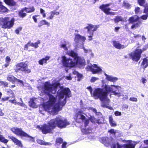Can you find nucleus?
Instances as JSON below:
<instances>
[{
    "mask_svg": "<svg viewBox=\"0 0 148 148\" xmlns=\"http://www.w3.org/2000/svg\"><path fill=\"white\" fill-rule=\"evenodd\" d=\"M145 14L143 15L142 16L139 17V19L140 18L143 20H146L147 19L148 17V14Z\"/></svg>",
    "mask_w": 148,
    "mask_h": 148,
    "instance_id": "obj_41",
    "label": "nucleus"
},
{
    "mask_svg": "<svg viewBox=\"0 0 148 148\" xmlns=\"http://www.w3.org/2000/svg\"><path fill=\"white\" fill-rule=\"evenodd\" d=\"M37 142L39 144L42 145H51L50 143L44 142L43 140L40 139L37 140Z\"/></svg>",
    "mask_w": 148,
    "mask_h": 148,
    "instance_id": "obj_26",
    "label": "nucleus"
},
{
    "mask_svg": "<svg viewBox=\"0 0 148 148\" xmlns=\"http://www.w3.org/2000/svg\"><path fill=\"white\" fill-rule=\"evenodd\" d=\"M139 20V17L138 16L136 15L130 17L128 21L130 23H132L138 21Z\"/></svg>",
    "mask_w": 148,
    "mask_h": 148,
    "instance_id": "obj_22",
    "label": "nucleus"
},
{
    "mask_svg": "<svg viewBox=\"0 0 148 148\" xmlns=\"http://www.w3.org/2000/svg\"><path fill=\"white\" fill-rule=\"evenodd\" d=\"M16 81L17 82H18L21 84L23 86H24L23 82L22 81L16 78Z\"/></svg>",
    "mask_w": 148,
    "mask_h": 148,
    "instance_id": "obj_57",
    "label": "nucleus"
},
{
    "mask_svg": "<svg viewBox=\"0 0 148 148\" xmlns=\"http://www.w3.org/2000/svg\"><path fill=\"white\" fill-rule=\"evenodd\" d=\"M10 138L18 146L21 148L23 147V144L21 141L13 136H10Z\"/></svg>",
    "mask_w": 148,
    "mask_h": 148,
    "instance_id": "obj_17",
    "label": "nucleus"
},
{
    "mask_svg": "<svg viewBox=\"0 0 148 148\" xmlns=\"http://www.w3.org/2000/svg\"><path fill=\"white\" fill-rule=\"evenodd\" d=\"M86 109L90 110H91L93 112L95 113H96L97 110L95 108H90V107H87V108H85V110H86Z\"/></svg>",
    "mask_w": 148,
    "mask_h": 148,
    "instance_id": "obj_48",
    "label": "nucleus"
},
{
    "mask_svg": "<svg viewBox=\"0 0 148 148\" xmlns=\"http://www.w3.org/2000/svg\"><path fill=\"white\" fill-rule=\"evenodd\" d=\"M60 85L59 83H57L51 85L49 82H46L44 84V87H38L39 90L42 93H44L49 97V101L44 104V109L47 111L50 114L54 115L57 114L58 112L60 110L62 107L66 103V99L71 96V91L68 88L61 89L58 90V95L56 98H58L57 102L56 97L50 93L55 94L57 89Z\"/></svg>",
    "mask_w": 148,
    "mask_h": 148,
    "instance_id": "obj_1",
    "label": "nucleus"
},
{
    "mask_svg": "<svg viewBox=\"0 0 148 148\" xmlns=\"http://www.w3.org/2000/svg\"><path fill=\"white\" fill-rule=\"evenodd\" d=\"M111 4V3L102 5L99 7L106 14H110L109 11L111 10V8H108Z\"/></svg>",
    "mask_w": 148,
    "mask_h": 148,
    "instance_id": "obj_14",
    "label": "nucleus"
},
{
    "mask_svg": "<svg viewBox=\"0 0 148 148\" xmlns=\"http://www.w3.org/2000/svg\"><path fill=\"white\" fill-rule=\"evenodd\" d=\"M123 5L127 8H129L130 7V5L128 3L124 2L123 3Z\"/></svg>",
    "mask_w": 148,
    "mask_h": 148,
    "instance_id": "obj_54",
    "label": "nucleus"
},
{
    "mask_svg": "<svg viewBox=\"0 0 148 148\" xmlns=\"http://www.w3.org/2000/svg\"><path fill=\"white\" fill-rule=\"evenodd\" d=\"M83 114V112L80 110L78 111L76 114V118L75 119L77 122L81 123L85 121V117Z\"/></svg>",
    "mask_w": 148,
    "mask_h": 148,
    "instance_id": "obj_13",
    "label": "nucleus"
},
{
    "mask_svg": "<svg viewBox=\"0 0 148 148\" xmlns=\"http://www.w3.org/2000/svg\"><path fill=\"white\" fill-rule=\"evenodd\" d=\"M114 114L116 116H121L122 115L121 113L118 111H116L114 112Z\"/></svg>",
    "mask_w": 148,
    "mask_h": 148,
    "instance_id": "obj_52",
    "label": "nucleus"
},
{
    "mask_svg": "<svg viewBox=\"0 0 148 148\" xmlns=\"http://www.w3.org/2000/svg\"><path fill=\"white\" fill-rule=\"evenodd\" d=\"M82 49L84 50V51L86 53H89L91 52V50L90 49H88L84 47L83 45Z\"/></svg>",
    "mask_w": 148,
    "mask_h": 148,
    "instance_id": "obj_38",
    "label": "nucleus"
},
{
    "mask_svg": "<svg viewBox=\"0 0 148 148\" xmlns=\"http://www.w3.org/2000/svg\"><path fill=\"white\" fill-rule=\"evenodd\" d=\"M143 12L145 14H148V4H146L145 6Z\"/></svg>",
    "mask_w": 148,
    "mask_h": 148,
    "instance_id": "obj_47",
    "label": "nucleus"
},
{
    "mask_svg": "<svg viewBox=\"0 0 148 148\" xmlns=\"http://www.w3.org/2000/svg\"><path fill=\"white\" fill-rule=\"evenodd\" d=\"M37 16H38L37 15H35L34 16H33L32 17L35 23H36L37 22V19L36 18V17H37Z\"/></svg>",
    "mask_w": 148,
    "mask_h": 148,
    "instance_id": "obj_62",
    "label": "nucleus"
},
{
    "mask_svg": "<svg viewBox=\"0 0 148 148\" xmlns=\"http://www.w3.org/2000/svg\"><path fill=\"white\" fill-rule=\"evenodd\" d=\"M16 78L12 75H10L7 78V79L8 80L12 82H14L16 81Z\"/></svg>",
    "mask_w": 148,
    "mask_h": 148,
    "instance_id": "obj_35",
    "label": "nucleus"
},
{
    "mask_svg": "<svg viewBox=\"0 0 148 148\" xmlns=\"http://www.w3.org/2000/svg\"><path fill=\"white\" fill-rule=\"evenodd\" d=\"M82 132L85 134H88L92 132V129L90 127L86 128L82 130Z\"/></svg>",
    "mask_w": 148,
    "mask_h": 148,
    "instance_id": "obj_25",
    "label": "nucleus"
},
{
    "mask_svg": "<svg viewBox=\"0 0 148 148\" xmlns=\"http://www.w3.org/2000/svg\"><path fill=\"white\" fill-rule=\"evenodd\" d=\"M0 141L4 143H6L8 141L7 139H5L1 135H0Z\"/></svg>",
    "mask_w": 148,
    "mask_h": 148,
    "instance_id": "obj_39",
    "label": "nucleus"
},
{
    "mask_svg": "<svg viewBox=\"0 0 148 148\" xmlns=\"http://www.w3.org/2000/svg\"><path fill=\"white\" fill-rule=\"evenodd\" d=\"M148 48V44H147L145 45L144 47L143 48V51L146 50L147 48Z\"/></svg>",
    "mask_w": 148,
    "mask_h": 148,
    "instance_id": "obj_63",
    "label": "nucleus"
},
{
    "mask_svg": "<svg viewBox=\"0 0 148 148\" xmlns=\"http://www.w3.org/2000/svg\"><path fill=\"white\" fill-rule=\"evenodd\" d=\"M67 54L71 58H67L65 56L62 57V62L65 66L71 68L77 64L81 68H83L85 65V60L83 58L78 57L77 53L71 50L67 52Z\"/></svg>",
    "mask_w": 148,
    "mask_h": 148,
    "instance_id": "obj_4",
    "label": "nucleus"
},
{
    "mask_svg": "<svg viewBox=\"0 0 148 148\" xmlns=\"http://www.w3.org/2000/svg\"><path fill=\"white\" fill-rule=\"evenodd\" d=\"M22 29V27H19L17 28L15 31L16 33L17 34H18L19 32L21 31Z\"/></svg>",
    "mask_w": 148,
    "mask_h": 148,
    "instance_id": "obj_49",
    "label": "nucleus"
},
{
    "mask_svg": "<svg viewBox=\"0 0 148 148\" xmlns=\"http://www.w3.org/2000/svg\"><path fill=\"white\" fill-rule=\"evenodd\" d=\"M100 141L106 146L108 147L110 145V141L108 137H103L100 138Z\"/></svg>",
    "mask_w": 148,
    "mask_h": 148,
    "instance_id": "obj_18",
    "label": "nucleus"
},
{
    "mask_svg": "<svg viewBox=\"0 0 148 148\" xmlns=\"http://www.w3.org/2000/svg\"><path fill=\"white\" fill-rule=\"evenodd\" d=\"M36 99H30L29 102V105L31 107L33 108H36L37 106L35 103Z\"/></svg>",
    "mask_w": 148,
    "mask_h": 148,
    "instance_id": "obj_23",
    "label": "nucleus"
},
{
    "mask_svg": "<svg viewBox=\"0 0 148 148\" xmlns=\"http://www.w3.org/2000/svg\"><path fill=\"white\" fill-rule=\"evenodd\" d=\"M113 44L114 47L118 49H124L126 47V46L121 45L118 42L116 41H113Z\"/></svg>",
    "mask_w": 148,
    "mask_h": 148,
    "instance_id": "obj_19",
    "label": "nucleus"
},
{
    "mask_svg": "<svg viewBox=\"0 0 148 148\" xmlns=\"http://www.w3.org/2000/svg\"><path fill=\"white\" fill-rule=\"evenodd\" d=\"M86 69L87 71H90L93 74L100 73L102 71L101 69L98 67L96 64L92 65L89 63H88V66L86 67Z\"/></svg>",
    "mask_w": 148,
    "mask_h": 148,
    "instance_id": "obj_8",
    "label": "nucleus"
},
{
    "mask_svg": "<svg viewBox=\"0 0 148 148\" xmlns=\"http://www.w3.org/2000/svg\"><path fill=\"white\" fill-rule=\"evenodd\" d=\"M10 97H5L4 98H2L1 100L4 101H6L9 99Z\"/></svg>",
    "mask_w": 148,
    "mask_h": 148,
    "instance_id": "obj_61",
    "label": "nucleus"
},
{
    "mask_svg": "<svg viewBox=\"0 0 148 148\" xmlns=\"http://www.w3.org/2000/svg\"><path fill=\"white\" fill-rule=\"evenodd\" d=\"M40 13L42 15L43 17H45L46 16V14L45 11L43 9H40Z\"/></svg>",
    "mask_w": 148,
    "mask_h": 148,
    "instance_id": "obj_45",
    "label": "nucleus"
},
{
    "mask_svg": "<svg viewBox=\"0 0 148 148\" xmlns=\"http://www.w3.org/2000/svg\"><path fill=\"white\" fill-rule=\"evenodd\" d=\"M65 79L68 80H71L72 79V77H71V74H70L68 76H66L65 77Z\"/></svg>",
    "mask_w": 148,
    "mask_h": 148,
    "instance_id": "obj_58",
    "label": "nucleus"
},
{
    "mask_svg": "<svg viewBox=\"0 0 148 148\" xmlns=\"http://www.w3.org/2000/svg\"><path fill=\"white\" fill-rule=\"evenodd\" d=\"M50 57L49 56H47L45 58H42L38 61L39 64L41 65H43L44 64H47V61L49 60Z\"/></svg>",
    "mask_w": 148,
    "mask_h": 148,
    "instance_id": "obj_21",
    "label": "nucleus"
},
{
    "mask_svg": "<svg viewBox=\"0 0 148 148\" xmlns=\"http://www.w3.org/2000/svg\"><path fill=\"white\" fill-rule=\"evenodd\" d=\"M9 102H11L12 103L14 104L15 105H16L17 101L15 99L13 100H9Z\"/></svg>",
    "mask_w": 148,
    "mask_h": 148,
    "instance_id": "obj_51",
    "label": "nucleus"
},
{
    "mask_svg": "<svg viewBox=\"0 0 148 148\" xmlns=\"http://www.w3.org/2000/svg\"><path fill=\"white\" fill-rule=\"evenodd\" d=\"M144 143L142 142L139 148H148V140H144Z\"/></svg>",
    "mask_w": 148,
    "mask_h": 148,
    "instance_id": "obj_24",
    "label": "nucleus"
},
{
    "mask_svg": "<svg viewBox=\"0 0 148 148\" xmlns=\"http://www.w3.org/2000/svg\"><path fill=\"white\" fill-rule=\"evenodd\" d=\"M101 83L102 88H96L93 91L91 87L90 86L87 87V89L89 91L91 95L95 99H100L102 102V106L108 108L107 105H108L110 102V100L108 98V93L110 92L113 93V95L120 97L121 96L120 93L117 92L116 91L121 87L119 86L107 85L105 84V82L104 80L102 81Z\"/></svg>",
    "mask_w": 148,
    "mask_h": 148,
    "instance_id": "obj_2",
    "label": "nucleus"
},
{
    "mask_svg": "<svg viewBox=\"0 0 148 148\" xmlns=\"http://www.w3.org/2000/svg\"><path fill=\"white\" fill-rule=\"evenodd\" d=\"M99 79V78L98 77H91L90 81L91 82L94 83L96 82Z\"/></svg>",
    "mask_w": 148,
    "mask_h": 148,
    "instance_id": "obj_42",
    "label": "nucleus"
},
{
    "mask_svg": "<svg viewBox=\"0 0 148 148\" xmlns=\"http://www.w3.org/2000/svg\"><path fill=\"white\" fill-rule=\"evenodd\" d=\"M69 124V123L66 119H62L60 116H58L55 119L51 120L47 124H44L40 129L44 134L51 133L56 126L62 128L65 127Z\"/></svg>",
    "mask_w": 148,
    "mask_h": 148,
    "instance_id": "obj_3",
    "label": "nucleus"
},
{
    "mask_svg": "<svg viewBox=\"0 0 148 148\" xmlns=\"http://www.w3.org/2000/svg\"><path fill=\"white\" fill-rule=\"evenodd\" d=\"M1 25L2 27L3 28L10 29L13 25L14 20L13 18L11 20H9V18L8 17L1 18L0 19Z\"/></svg>",
    "mask_w": 148,
    "mask_h": 148,
    "instance_id": "obj_5",
    "label": "nucleus"
},
{
    "mask_svg": "<svg viewBox=\"0 0 148 148\" xmlns=\"http://www.w3.org/2000/svg\"><path fill=\"white\" fill-rule=\"evenodd\" d=\"M104 75L106 76V79L109 81L115 83L118 79L117 77L108 75L106 73H105Z\"/></svg>",
    "mask_w": 148,
    "mask_h": 148,
    "instance_id": "obj_16",
    "label": "nucleus"
},
{
    "mask_svg": "<svg viewBox=\"0 0 148 148\" xmlns=\"http://www.w3.org/2000/svg\"><path fill=\"white\" fill-rule=\"evenodd\" d=\"M25 12L27 13H30L33 12L35 10V8L33 7H31L29 8H25Z\"/></svg>",
    "mask_w": 148,
    "mask_h": 148,
    "instance_id": "obj_31",
    "label": "nucleus"
},
{
    "mask_svg": "<svg viewBox=\"0 0 148 148\" xmlns=\"http://www.w3.org/2000/svg\"><path fill=\"white\" fill-rule=\"evenodd\" d=\"M40 26H41L43 25H46L48 26H49L50 25V23L48 22H47L46 20H42L40 22Z\"/></svg>",
    "mask_w": 148,
    "mask_h": 148,
    "instance_id": "obj_37",
    "label": "nucleus"
},
{
    "mask_svg": "<svg viewBox=\"0 0 148 148\" xmlns=\"http://www.w3.org/2000/svg\"><path fill=\"white\" fill-rule=\"evenodd\" d=\"M29 42V46H32L34 47L35 48H37L38 47V45L40 43V40L38 41L37 42H35L34 43Z\"/></svg>",
    "mask_w": 148,
    "mask_h": 148,
    "instance_id": "obj_32",
    "label": "nucleus"
},
{
    "mask_svg": "<svg viewBox=\"0 0 148 148\" xmlns=\"http://www.w3.org/2000/svg\"><path fill=\"white\" fill-rule=\"evenodd\" d=\"M10 58L9 56H7L6 59V61L7 63H9L10 62Z\"/></svg>",
    "mask_w": 148,
    "mask_h": 148,
    "instance_id": "obj_60",
    "label": "nucleus"
},
{
    "mask_svg": "<svg viewBox=\"0 0 148 148\" xmlns=\"http://www.w3.org/2000/svg\"><path fill=\"white\" fill-rule=\"evenodd\" d=\"M145 0H138V3L141 6H143L145 3Z\"/></svg>",
    "mask_w": 148,
    "mask_h": 148,
    "instance_id": "obj_43",
    "label": "nucleus"
},
{
    "mask_svg": "<svg viewBox=\"0 0 148 148\" xmlns=\"http://www.w3.org/2000/svg\"><path fill=\"white\" fill-rule=\"evenodd\" d=\"M135 13L136 14H140L141 12L140 8L138 7L135 8Z\"/></svg>",
    "mask_w": 148,
    "mask_h": 148,
    "instance_id": "obj_44",
    "label": "nucleus"
},
{
    "mask_svg": "<svg viewBox=\"0 0 148 148\" xmlns=\"http://www.w3.org/2000/svg\"><path fill=\"white\" fill-rule=\"evenodd\" d=\"M129 100L133 102H137L138 101L137 99V98L134 97H130Z\"/></svg>",
    "mask_w": 148,
    "mask_h": 148,
    "instance_id": "obj_50",
    "label": "nucleus"
},
{
    "mask_svg": "<svg viewBox=\"0 0 148 148\" xmlns=\"http://www.w3.org/2000/svg\"><path fill=\"white\" fill-rule=\"evenodd\" d=\"M60 13L59 12L56 11L55 10L51 11L50 13V15L47 18L48 20H51L53 18L55 15H58Z\"/></svg>",
    "mask_w": 148,
    "mask_h": 148,
    "instance_id": "obj_20",
    "label": "nucleus"
},
{
    "mask_svg": "<svg viewBox=\"0 0 148 148\" xmlns=\"http://www.w3.org/2000/svg\"><path fill=\"white\" fill-rule=\"evenodd\" d=\"M99 27V25H93L92 24H88L84 29H87L88 33L93 35V32L97 30Z\"/></svg>",
    "mask_w": 148,
    "mask_h": 148,
    "instance_id": "obj_10",
    "label": "nucleus"
},
{
    "mask_svg": "<svg viewBox=\"0 0 148 148\" xmlns=\"http://www.w3.org/2000/svg\"><path fill=\"white\" fill-rule=\"evenodd\" d=\"M142 52V50L136 49L135 51L129 53V55L132 60L137 62L139 60Z\"/></svg>",
    "mask_w": 148,
    "mask_h": 148,
    "instance_id": "obj_7",
    "label": "nucleus"
},
{
    "mask_svg": "<svg viewBox=\"0 0 148 148\" xmlns=\"http://www.w3.org/2000/svg\"><path fill=\"white\" fill-rule=\"evenodd\" d=\"M86 38L85 36H82L79 34H76L75 35V37L74 39L75 42L77 44L76 46L80 42L82 43V45H83L84 42L86 40Z\"/></svg>",
    "mask_w": 148,
    "mask_h": 148,
    "instance_id": "obj_11",
    "label": "nucleus"
},
{
    "mask_svg": "<svg viewBox=\"0 0 148 148\" xmlns=\"http://www.w3.org/2000/svg\"><path fill=\"white\" fill-rule=\"evenodd\" d=\"M141 24V21H139L138 23L134 24L133 25L131 26V28L132 29H133L134 28L136 29L137 28L140 27Z\"/></svg>",
    "mask_w": 148,
    "mask_h": 148,
    "instance_id": "obj_30",
    "label": "nucleus"
},
{
    "mask_svg": "<svg viewBox=\"0 0 148 148\" xmlns=\"http://www.w3.org/2000/svg\"><path fill=\"white\" fill-rule=\"evenodd\" d=\"M2 3L0 2V11L2 12H5L7 11V9L3 6L2 4Z\"/></svg>",
    "mask_w": 148,
    "mask_h": 148,
    "instance_id": "obj_34",
    "label": "nucleus"
},
{
    "mask_svg": "<svg viewBox=\"0 0 148 148\" xmlns=\"http://www.w3.org/2000/svg\"><path fill=\"white\" fill-rule=\"evenodd\" d=\"M5 3L9 5L14 6L16 5V3L13 0H4Z\"/></svg>",
    "mask_w": 148,
    "mask_h": 148,
    "instance_id": "obj_28",
    "label": "nucleus"
},
{
    "mask_svg": "<svg viewBox=\"0 0 148 148\" xmlns=\"http://www.w3.org/2000/svg\"><path fill=\"white\" fill-rule=\"evenodd\" d=\"M141 66L144 68H145L148 66V59L146 58L143 59V62L141 63Z\"/></svg>",
    "mask_w": 148,
    "mask_h": 148,
    "instance_id": "obj_27",
    "label": "nucleus"
},
{
    "mask_svg": "<svg viewBox=\"0 0 148 148\" xmlns=\"http://www.w3.org/2000/svg\"><path fill=\"white\" fill-rule=\"evenodd\" d=\"M66 143H63L62 145V148H66Z\"/></svg>",
    "mask_w": 148,
    "mask_h": 148,
    "instance_id": "obj_64",
    "label": "nucleus"
},
{
    "mask_svg": "<svg viewBox=\"0 0 148 148\" xmlns=\"http://www.w3.org/2000/svg\"><path fill=\"white\" fill-rule=\"evenodd\" d=\"M82 122H84V124L86 126L87 125L89 122V120L88 119H85V120L84 121H83Z\"/></svg>",
    "mask_w": 148,
    "mask_h": 148,
    "instance_id": "obj_56",
    "label": "nucleus"
},
{
    "mask_svg": "<svg viewBox=\"0 0 148 148\" xmlns=\"http://www.w3.org/2000/svg\"><path fill=\"white\" fill-rule=\"evenodd\" d=\"M24 137L28 138L29 139V140L30 141H31L32 142H34V138L33 137H32L30 136H29L26 133V135H25V136H24Z\"/></svg>",
    "mask_w": 148,
    "mask_h": 148,
    "instance_id": "obj_40",
    "label": "nucleus"
},
{
    "mask_svg": "<svg viewBox=\"0 0 148 148\" xmlns=\"http://www.w3.org/2000/svg\"><path fill=\"white\" fill-rule=\"evenodd\" d=\"M60 46L61 48L65 50H66L70 47V44L68 41L64 40L62 41Z\"/></svg>",
    "mask_w": 148,
    "mask_h": 148,
    "instance_id": "obj_15",
    "label": "nucleus"
},
{
    "mask_svg": "<svg viewBox=\"0 0 148 148\" xmlns=\"http://www.w3.org/2000/svg\"><path fill=\"white\" fill-rule=\"evenodd\" d=\"M141 82L144 84H145V83L147 82V79L144 78V77H142L141 80Z\"/></svg>",
    "mask_w": 148,
    "mask_h": 148,
    "instance_id": "obj_53",
    "label": "nucleus"
},
{
    "mask_svg": "<svg viewBox=\"0 0 148 148\" xmlns=\"http://www.w3.org/2000/svg\"><path fill=\"white\" fill-rule=\"evenodd\" d=\"M139 143V142H133L132 143L124 146L120 145L118 143L114 144L111 146V148H134L135 146Z\"/></svg>",
    "mask_w": 148,
    "mask_h": 148,
    "instance_id": "obj_9",
    "label": "nucleus"
},
{
    "mask_svg": "<svg viewBox=\"0 0 148 148\" xmlns=\"http://www.w3.org/2000/svg\"><path fill=\"white\" fill-rule=\"evenodd\" d=\"M25 12V9H23L19 12V15L20 16L22 17H24L26 15V13Z\"/></svg>",
    "mask_w": 148,
    "mask_h": 148,
    "instance_id": "obj_33",
    "label": "nucleus"
},
{
    "mask_svg": "<svg viewBox=\"0 0 148 148\" xmlns=\"http://www.w3.org/2000/svg\"><path fill=\"white\" fill-rule=\"evenodd\" d=\"M63 142L62 139L60 138L56 139V144L59 143L61 144Z\"/></svg>",
    "mask_w": 148,
    "mask_h": 148,
    "instance_id": "obj_46",
    "label": "nucleus"
},
{
    "mask_svg": "<svg viewBox=\"0 0 148 148\" xmlns=\"http://www.w3.org/2000/svg\"><path fill=\"white\" fill-rule=\"evenodd\" d=\"M15 70L16 72L20 71L27 73H29L31 72V70L28 69L27 64L24 62H21L17 64Z\"/></svg>",
    "mask_w": 148,
    "mask_h": 148,
    "instance_id": "obj_6",
    "label": "nucleus"
},
{
    "mask_svg": "<svg viewBox=\"0 0 148 148\" xmlns=\"http://www.w3.org/2000/svg\"><path fill=\"white\" fill-rule=\"evenodd\" d=\"M123 19L121 16H116L114 19V21L115 23L118 22L119 21H123Z\"/></svg>",
    "mask_w": 148,
    "mask_h": 148,
    "instance_id": "obj_36",
    "label": "nucleus"
},
{
    "mask_svg": "<svg viewBox=\"0 0 148 148\" xmlns=\"http://www.w3.org/2000/svg\"><path fill=\"white\" fill-rule=\"evenodd\" d=\"M108 132L111 133L112 134H114V135H115L116 133V131L113 129H111L110 130H109Z\"/></svg>",
    "mask_w": 148,
    "mask_h": 148,
    "instance_id": "obj_55",
    "label": "nucleus"
},
{
    "mask_svg": "<svg viewBox=\"0 0 148 148\" xmlns=\"http://www.w3.org/2000/svg\"><path fill=\"white\" fill-rule=\"evenodd\" d=\"M77 77L78 78V80H80V79L82 78V74H81L79 73L77 74Z\"/></svg>",
    "mask_w": 148,
    "mask_h": 148,
    "instance_id": "obj_59",
    "label": "nucleus"
},
{
    "mask_svg": "<svg viewBox=\"0 0 148 148\" xmlns=\"http://www.w3.org/2000/svg\"><path fill=\"white\" fill-rule=\"evenodd\" d=\"M11 130L14 133L18 136L24 137L25 135H26V133L23 131L21 128L14 127L12 128Z\"/></svg>",
    "mask_w": 148,
    "mask_h": 148,
    "instance_id": "obj_12",
    "label": "nucleus"
},
{
    "mask_svg": "<svg viewBox=\"0 0 148 148\" xmlns=\"http://www.w3.org/2000/svg\"><path fill=\"white\" fill-rule=\"evenodd\" d=\"M109 121L110 125L111 126H115L116 125V123L113 120L112 115L110 116H109Z\"/></svg>",
    "mask_w": 148,
    "mask_h": 148,
    "instance_id": "obj_29",
    "label": "nucleus"
}]
</instances>
